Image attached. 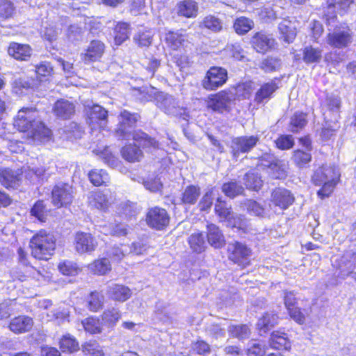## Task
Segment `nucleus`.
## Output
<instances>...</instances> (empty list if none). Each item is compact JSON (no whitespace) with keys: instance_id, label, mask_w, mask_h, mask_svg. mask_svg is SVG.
<instances>
[{"instance_id":"obj_1","label":"nucleus","mask_w":356,"mask_h":356,"mask_svg":"<svg viewBox=\"0 0 356 356\" xmlns=\"http://www.w3.org/2000/svg\"><path fill=\"white\" fill-rule=\"evenodd\" d=\"M139 118L140 116L137 113H131L126 110L122 111L119 116L118 128L116 130L117 136L122 140H129L132 138L143 147H158V142L145 133L140 131H131V129Z\"/></svg>"},{"instance_id":"obj_2","label":"nucleus","mask_w":356,"mask_h":356,"mask_svg":"<svg viewBox=\"0 0 356 356\" xmlns=\"http://www.w3.org/2000/svg\"><path fill=\"white\" fill-rule=\"evenodd\" d=\"M234 101L232 91L229 89H223L207 96L206 108L212 113L229 114L232 111Z\"/></svg>"},{"instance_id":"obj_3","label":"nucleus","mask_w":356,"mask_h":356,"mask_svg":"<svg viewBox=\"0 0 356 356\" xmlns=\"http://www.w3.org/2000/svg\"><path fill=\"white\" fill-rule=\"evenodd\" d=\"M326 42L333 49H346L353 42V32L347 23H341L327 34Z\"/></svg>"},{"instance_id":"obj_4","label":"nucleus","mask_w":356,"mask_h":356,"mask_svg":"<svg viewBox=\"0 0 356 356\" xmlns=\"http://www.w3.org/2000/svg\"><path fill=\"white\" fill-rule=\"evenodd\" d=\"M250 44L254 51L261 55L276 49L277 47L276 39L264 30L254 32L250 39Z\"/></svg>"},{"instance_id":"obj_5","label":"nucleus","mask_w":356,"mask_h":356,"mask_svg":"<svg viewBox=\"0 0 356 356\" xmlns=\"http://www.w3.org/2000/svg\"><path fill=\"white\" fill-rule=\"evenodd\" d=\"M227 80V69L219 66H211L206 72L202 81V86L208 91L216 90L223 86Z\"/></svg>"},{"instance_id":"obj_6","label":"nucleus","mask_w":356,"mask_h":356,"mask_svg":"<svg viewBox=\"0 0 356 356\" xmlns=\"http://www.w3.org/2000/svg\"><path fill=\"white\" fill-rule=\"evenodd\" d=\"M39 120L36 109L26 107L22 108L18 111L13 124L19 131L30 133Z\"/></svg>"},{"instance_id":"obj_7","label":"nucleus","mask_w":356,"mask_h":356,"mask_svg":"<svg viewBox=\"0 0 356 356\" xmlns=\"http://www.w3.org/2000/svg\"><path fill=\"white\" fill-rule=\"evenodd\" d=\"M87 114V123L92 129H103L107 123V111L97 104H84Z\"/></svg>"},{"instance_id":"obj_8","label":"nucleus","mask_w":356,"mask_h":356,"mask_svg":"<svg viewBox=\"0 0 356 356\" xmlns=\"http://www.w3.org/2000/svg\"><path fill=\"white\" fill-rule=\"evenodd\" d=\"M73 199V188L67 184L59 183L52 189L51 202L58 208L71 204Z\"/></svg>"},{"instance_id":"obj_9","label":"nucleus","mask_w":356,"mask_h":356,"mask_svg":"<svg viewBox=\"0 0 356 356\" xmlns=\"http://www.w3.org/2000/svg\"><path fill=\"white\" fill-rule=\"evenodd\" d=\"M258 136H241L232 140L231 153L237 158L240 154L250 152L259 143Z\"/></svg>"},{"instance_id":"obj_10","label":"nucleus","mask_w":356,"mask_h":356,"mask_svg":"<svg viewBox=\"0 0 356 356\" xmlns=\"http://www.w3.org/2000/svg\"><path fill=\"white\" fill-rule=\"evenodd\" d=\"M354 3V0H327V8L332 10V13L328 12L324 13L323 19L327 25L334 23L337 19V15L335 12V8H337L338 13L343 16L348 13L350 6Z\"/></svg>"},{"instance_id":"obj_11","label":"nucleus","mask_w":356,"mask_h":356,"mask_svg":"<svg viewBox=\"0 0 356 356\" xmlns=\"http://www.w3.org/2000/svg\"><path fill=\"white\" fill-rule=\"evenodd\" d=\"M270 202L275 207L286 210L294 203L295 197L290 190L277 187L271 192Z\"/></svg>"},{"instance_id":"obj_12","label":"nucleus","mask_w":356,"mask_h":356,"mask_svg":"<svg viewBox=\"0 0 356 356\" xmlns=\"http://www.w3.org/2000/svg\"><path fill=\"white\" fill-rule=\"evenodd\" d=\"M334 175H341L338 168L334 164L323 163L314 171L311 181L314 185L319 186L323 182L331 179Z\"/></svg>"},{"instance_id":"obj_13","label":"nucleus","mask_w":356,"mask_h":356,"mask_svg":"<svg viewBox=\"0 0 356 356\" xmlns=\"http://www.w3.org/2000/svg\"><path fill=\"white\" fill-rule=\"evenodd\" d=\"M251 256L252 251L248 246H233L228 254L229 259L242 268L250 265Z\"/></svg>"},{"instance_id":"obj_14","label":"nucleus","mask_w":356,"mask_h":356,"mask_svg":"<svg viewBox=\"0 0 356 356\" xmlns=\"http://www.w3.org/2000/svg\"><path fill=\"white\" fill-rule=\"evenodd\" d=\"M279 79L275 78L270 81L262 83L254 94V101L257 104L267 102L273 97V94L279 89Z\"/></svg>"},{"instance_id":"obj_15","label":"nucleus","mask_w":356,"mask_h":356,"mask_svg":"<svg viewBox=\"0 0 356 356\" xmlns=\"http://www.w3.org/2000/svg\"><path fill=\"white\" fill-rule=\"evenodd\" d=\"M147 222L150 227L162 229L168 225L169 217L165 209L155 207L148 212Z\"/></svg>"},{"instance_id":"obj_16","label":"nucleus","mask_w":356,"mask_h":356,"mask_svg":"<svg viewBox=\"0 0 356 356\" xmlns=\"http://www.w3.org/2000/svg\"><path fill=\"white\" fill-rule=\"evenodd\" d=\"M269 343L272 348L278 350H290L291 341L288 334L280 330L271 332Z\"/></svg>"},{"instance_id":"obj_17","label":"nucleus","mask_w":356,"mask_h":356,"mask_svg":"<svg viewBox=\"0 0 356 356\" xmlns=\"http://www.w3.org/2000/svg\"><path fill=\"white\" fill-rule=\"evenodd\" d=\"M54 115L62 119L70 118L75 113L74 104L67 99L57 100L53 107Z\"/></svg>"},{"instance_id":"obj_18","label":"nucleus","mask_w":356,"mask_h":356,"mask_svg":"<svg viewBox=\"0 0 356 356\" xmlns=\"http://www.w3.org/2000/svg\"><path fill=\"white\" fill-rule=\"evenodd\" d=\"M243 184L246 189L259 192L264 186V180L260 173L255 169H251L244 175Z\"/></svg>"},{"instance_id":"obj_19","label":"nucleus","mask_w":356,"mask_h":356,"mask_svg":"<svg viewBox=\"0 0 356 356\" xmlns=\"http://www.w3.org/2000/svg\"><path fill=\"white\" fill-rule=\"evenodd\" d=\"M131 289L124 285L112 284L108 286L107 295L115 301L125 302L131 296Z\"/></svg>"},{"instance_id":"obj_20","label":"nucleus","mask_w":356,"mask_h":356,"mask_svg":"<svg viewBox=\"0 0 356 356\" xmlns=\"http://www.w3.org/2000/svg\"><path fill=\"white\" fill-rule=\"evenodd\" d=\"M33 326V319L27 316H19L13 318L9 324V329L15 334L29 332Z\"/></svg>"},{"instance_id":"obj_21","label":"nucleus","mask_w":356,"mask_h":356,"mask_svg":"<svg viewBox=\"0 0 356 356\" xmlns=\"http://www.w3.org/2000/svg\"><path fill=\"white\" fill-rule=\"evenodd\" d=\"M105 46L103 42L99 40H92L88 47L86 52L83 54L82 59L85 63L96 61L103 55Z\"/></svg>"},{"instance_id":"obj_22","label":"nucleus","mask_w":356,"mask_h":356,"mask_svg":"<svg viewBox=\"0 0 356 356\" xmlns=\"http://www.w3.org/2000/svg\"><path fill=\"white\" fill-rule=\"evenodd\" d=\"M32 49L29 44L12 42L10 44L8 53L16 60H27L32 54Z\"/></svg>"},{"instance_id":"obj_23","label":"nucleus","mask_w":356,"mask_h":356,"mask_svg":"<svg viewBox=\"0 0 356 356\" xmlns=\"http://www.w3.org/2000/svg\"><path fill=\"white\" fill-rule=\"evenodd\" d=\"M22 175L10 169H4L0 172V181L6 188H15L19 186Z\"/></svg>"},{"instance_id":"obj_24","label":"nucleus","mask_w":356,"mask_h":356,"mask_svg":"<svg viewBox=\"0 0 356 356\" xmlns=\"http://www.w3.org/2000/svg\"><path fill=\"white\" fill-rule=\"evenodd\" d=\"M198 27L202 30H208L213 33H219L223 30V22L216 16L208 15L199 22Z\"/></svg>"},{"instance_id":"obj_25","label":"nucleus","mask_w":356,"mask_h":356,"mask_svg":"<svg viewBox=\"0 0 356 356\" xmlns=\"http://www.w3.org/2000/svg\"><path fill=\"white\" fill-rule=\"evenodd\" d=\"M302 60L305 63H318L323 58V50L320 47L309 44L302 49Z\"/></svg>"},{"instance_id":"obj_26","label":"nucleus","mask_w":356,"mask_h":356,"mask_svg":"<svg viewBox=\"0 0 356 356\" xmlns=\"http://www.w3.org/2000/svg\"><path fill=\"white\" fill-rule=\"evenodd\" d=\"M279 316L277 312H266L259 318L257 323L259 330L267 332L278 323Z\"/></svg>"},{"instance_id":"obj_27","label":"nucleus","mask_w":356,"mask_h":356,"mask_svg":"<svg viewBox=\"0 0 356 356\" xmlns=\"http://www.w3.org/2000/svg\"><path fill=\"white\" fill-rule=\"evenodd\" d=\"M254 25L252 19L245 16H241L234 20L232 28L236 34L243 36L249 33L254 28Z\"/></svg>"},{"instance_id":"obj_28","label":"nucleus","mask_w":356,"mask_h":356,"mask_svg":"<svg viewBox=\"0 0 356 356\" xmlns=\"http://www.w3.org/2000/svg\"><path fill=\"white\" fill-rule=\"evenodd\" d=\"M341 175H337V177L334 175L331 179L323 182L321 185V188L317 191V196L321 200H324L331 196L337 184L339 183Z\"/></svg>"},{"instance_id":"obj_29","label":"nucleus","mask_w":356,"mask_h":356,"mask_svg":"<svg viewBox=\"0 0 356 356\" xmlns=\"http://www.w3.org/2000/svg\"><path fill=\"white\" fill-rule=\"evenodd\" d=\"M88 203L98 209L106 210L111 204V201L102 192L96 191L90 193Z\"/></svg>"},{"instance_id":"obj_30","label":"nucleus","mask_w":356,"mask_h":356,"mask_svg":"<svg viewBox=\"0 0 356 356\" xmlns=\"http://www.w3.org/2000/svg\"><path fill=\"white\" fill-rule=\"evenodd\" d=\"M307 113L302 111L296 112L291 117L289 126L292 133L300 132L307 124Z\"/></svg>"},{"instance_id":"obj_31","label":"nucleus","mask_w":356,"mask_h":356,"mask_svg":"<svg viewBox=\"0 0 356 356\" xmlns=\"http://www.w3.org/2000/svg\"><path fill=\"white\" fill-rule=\"evenodd\" d=\"M291 159L298 168H302L310 163L312 155L310 151L296 149L293 152Z\"/></svg>"},{"instance_id":"obj_32","label":"nucleus","mask_w":356,"mask_h":356,"mask_svg":"<svg viewBox=\"0 0 356 356\" xmlns=\"http://www.w3.org/2000/svg\"><path fill=\"white\" fill-rule=\"evenodd\" d=\"M207 241L210 245H222L225 243L224 235L217 225L209 223L207 225Z\"/></svg>"},{"instance_id":"obj_33","label":"nucleus","mask_w":356,"mask_h":356,"mask_svg":"<svg viewBox=\"0 0 356 356\" xmlns=\"http://www.w3.org/2000/svg\"><path fill=\"white\" fill-rule=\"evenodd\" d=\"M272 177L275 179H284L287 177V167L282 161L275 158L268 164V168Z\"/></svg>"},{"instance_id":"obj_34","label":"nucleus","mask_w":356,"mask_h":356,"mask_svg":"<svg viewBox=\"0 0 356 356\" xmlns=\"http://www.w3.org/2000/svg\"><path fill=\"white\" fill-rule=\"evenodd\" d=\"M214 212L221 220L227 221L232 216V207L228 205L227 202L223 200L222 197H219L216 200Z\"/></svg>"},{"instance_id":"obj_35","label":"nucleus","mask_w":356,"mask_h":356,"mask_svg":"<svg viewBox=\"0 0 356 356\" xmlns=\"http://www.w3.org/2000/svg\"><path fill=\"white\" fill-rule=\"evenodd\" d=\"M198 14V4L195 0H184L179 2V15L186 18H195Z\"/></svg>"},{"instance_id":"obj_36","label":"nucleus","mask_w":356,"mask_h":356,"mask_svg":"<svg viewBox=\"0 0 356 356\" xmlns=\"http://www.w3.org/2000/svg\"><path fill=\"white\" fill-rule=\"evenodd\" d=\"M35 140L40 142L47 141L51 136V131L48 129L40 120L36 125L31 129L29 134Z\"/></svg>"},{"instance_id":"obj_37","label":"nucleus","mask_w":356,"mask_h":356,"mask_svg":"<svg viewBox=\"0 0 356 356\" xmlns=\"http://www.w3.org/2000/svg\"><path fill=\"white\" fill-rule=\"evenodd\" d=\"M221 189L227 197L232 199L244 193L243 187L237 181L225 182L222 184Z\"/></svg>"},{"instance_id":"obj_38","label":"nucleus","mask_w":356,"mask_h":356,"mask_svg":"<svg viewBox=\"0 0 356 356\" xmlns=\"http://www.w3.org/2000/svg\"><path fill=\"white\" fill-rule=\"evenodd\" d=\"M55 243L56 238L54 234L44 229L40 230L31 239V243H32V245H49L54 244Z\"/></svg>"},{"instance_id":"obj_39","label":"nucleus","mask_w":356,"mask_h":356,"mask_svg":"<svg viewBox=\"0 0 356 356\" xmlns=\"http://www.w3.org/2000/svg\"><path fill=\"white\" fill-rule=\"evenodd\" d=\"M121 154L122 157L129 162L139 161L143 156V153L140 148L132 145L123 147L121 150Z\"/></svg>"},{"instance_id":"obj_40","label":"nucleus","mask_w":356,"mask_h":356,"mask_svg":"<svg viewBox=\"0 0 356 356\" xmlns=\"http://www.w3.org/2000/svg\"><path fill=\"white\" fill-rule=\"evenodd\" d=\"M115 43L120 45L129 37V24L126 22H118L114 29Z\"/></svg>"},{"instance_id":"obj_41","label":"nucleus","mask_w":356,"mask_h":356,"mask_svg":"<svg viewBox=\"0 0 356 356\" xmlns=\"http://www.w3.org/2000/svg\"><path fill=\"white\" fill-rule=\"evenodd\" d=\"M31 255L38 259L48 260L53 254V246H29Z\"/></svg>"},{"instance_id":"obj_42","label":"nucleus","mask_w":356,"mask_h":356,"mask_svg":"<svg viewBox=\"0 0 356 356\" xmlns=\"http://www.w3.org/2000/svg\"><path fill=\"white\" fill-rule=\"evenodd\" d=\"M90 182L97 186L106 184L110 179L108 173L104 170H92L88 172Z\"/></svg>"},{"instance_id":"obj_43","label":"nucleus","mask_w":356,"mask_h":356,"mask_svg":"<svg viewBox=\"0 0 356 356\" xmlns=\"http://www.w3.org/2000/svg\"><path fill=\"white\" fill-rule=\"evenodd\" d=\"M230 337L238 339H244L250 334V330L245 324L231 325L228 328Z\"/></svg>"},{"instance_id":"obj_44","label":"nucleus","mask_w":356,"mask_h":356,"mask_svg":"<svg viewBox=\"0 0 356 356\" xmlns=\"http://www.w3.org/2000/svg\"><path fill=\"white\" fill-rule=\"evenodd\" d=\"M158 107L168 115H175L177 113L176 100L170 95H165L162 100H158Z\"/></svg>"},{"instance_id":"obj_45","label":"nucleus","mask_w":356,"mask_h":356,"mask_svg":"<svg viewBox=\"0 0 356 356\" xmlns=\"http://www.w3.org/2000/svg\"><path fill=\"white\" fill-rule=\"evenodd\" d=\"M153 33L150 30H139L134 36V42L139 47H149L152 42Z\"/></svg>"},{"instance_id":"obj_46","label":"nucleus","mask_w":356,"mask_h":356,"mask_svg":"<svg viewBox=\"0 0 356 356\" xmlns=\"http://www.w3.org/2000/svg\"><path fill=\"white\" fill-rule=\"evenodd\" d=\"M102 317L105 323L114 326L121 318L122 313L118 308L111 307L103 312Z\"/></svg>"},{"instance_id":"obj_47","label":"nucleus","mask_w":356,"mask_h":356,"mask_svg":"<svg viewBox=\"0 0 356 356\" xmlns=\"http://www.w3.org/2000/svg\"><path fill=\"white\" fill-rule=\"evenodd\" d=\"M190 351L193 355L206 356L211 353V348L206 341L198 339L191 343Z\"/></svg>"},{"instance_id":"obj_48","label":"nucleus","mask_w":356,"mask_h":356,"mask_svg":"<svg viewBox=\"0 0 356 356\" xmlns=\"http://www.w3.org/2000/svg\"><path fill=\"white\" fill-rule=\"evenodd\" d=\"M229 56L234 60L243 61L245 58V52L238 42L227 44L225 47Z\"/></svg>"},{"instance_id":"obj_49","label":"nucleus","mask_w":356,"mask_h":356,"mask_svg":"<svg viewBox=\"0 0 356 356\" xmlns=\"http://www.w3.org/2000/svg\"><path fill=\"white\" fill-rule=\"evenodd\" d=\"M104 296L100 293L92 292L87 300L88 308L93 312H96L102 309L104 304Z\"/></svg>"},{"instance_id":"obj_50","label":"nucleus","mask_w":356,"mask_h":356,"mask_svg":"<svg viewBox=\"0 0 356 356\" xmlns=\"http://www.w3.org/2000/svg\"><path fill=\"white\" fill-rule=\"evenodd\" d=\"M200 188L190 185L186 188L182 193L181 201L184 203L195 204L197 197L200 195Z\"/></svg>"},{"instance_id":"obj_51","label":"nucleus","mask_w":356,"mask_h":356,"mask_svg":"<svg viewBox=\"0 0 356 356\" xmlns=\"http://www.w3.org/2000/svg\"><path fill=\"white\" fill-rule=\"evenodd\" d=\"M90 269L95 274L104 275L111 269L110 261L108 259H98L90 265Z\"/></svg>"},{"instance_id":"obj_52","label":"nucleus","mask_w":356,"mask_h":356,"mask_svg":"<svg viewBox=\"0 0 356 356\" xmlns=\"http://www.w3.org/2000/svg\"><path fill=\"white\" fill-rule=\"evenodd\" d=\"M79 343L72 336L63 335L60 340V348L63 352H74L78 350Z\"/></svg>"},{"instance_id":"obj_53","label":"nucleus","mask_w":356,"mask_h":356,"mask_svg":"<svg viewBox=\"0 0 356 356\" xmlns=\"http://www.w3.org/2000/svg\"><path fill=\"white\" fill-rule=\"evenodd\" d=\"M281 64L279 58L267 56L262 60L260 63V68L266 72H272L276 71Z\"/></svg>"},{"instance_id":"obj_54","label":"nucleus","mask_w":356,"mask_h":356,"mask_svg":"<svg viewBox=\"0 0 356 356\" xmlns=\"http://www.w3.org/2000/svg\"><path fill=\"white\" fill-rule=\"evenodd\" d=\"M38 81L29 78H19L15 80L13 88L16 93H20L22 88L29 89L38 87Z\"/></svg>"},{"instance_id":"obj_55","label":"nucleus","mask_w":356,"mask_h":356,"mask_svg":"<svg viewBox=\"0 0 356 356\" xmlns=\"http://www.w3.org/2000/svg\"><path fill=\"white\" fill-rule=\"evenodd\" d=\"M86 356H104L102 347L95 341L86 342L82 346Z\"/></svg>"},{"instance_id":"obj_56","label":"nucleus","mask_w":356,"mask_h":356,"mask_svg":"<svg viewBox=\"0 0 356 356\" xmlns=\"http://www.w3.org/2000/svg\"><path fill=\"white\" fill-rule=\"evenodd\" d=\"M275 145L280 150H288L294 146L295 143L291 135L281 134L275 140Z\"/></svg>"},{"instance_id":"obj_57","label":"nucleus","mask_w":356,"mask_h":356,"mask_svg":"<svg viewBox=\"0 0 356 356\" xmlns=\"http://www.w3.org/2000/svg\"><path fill=\"white\" fill-rule=\"evenodd\" d=\"M85 330L90 334H97L102 332V323L98 318L90 317L82 321Z\"/></svg>"},{"instance_id":"obj_58","label":"nucleus","mask_w":356,"mask_h":356,"mask_svg":"<svg viewBox=\"0 0 356 356\" xmlns=\"http://www.w3.org/2000/svg\"><path fill=\"white\" fill-rule=\"evenodd\" d=\"M35 74L37 75V80L40 82L42 77H47L52 74L53 67L51 63L47 61H42L35 65Z\"/></svg>"},{"instance_id":"obj_59","label":"nucleus","mask_w":356,"mask_h":356,"mask_svg":"<svg viewBox=\"0 0 356 356\" xmlns=\"http://www.w3.org/2000/svg\"><path fill=\"white\" fill-rule=\"evenodd\" d=\"M58 268L60 272L65 275H76L80 270L75 263L67 260L60 262Z\"/></svg>"},{"instance_id":"obj_60","label":"nucleus","mask_w":356,"mask_h":356,"mask_svg":"<svg viewBox=\"0 0 356 356\" xmlns=\"http://www.w3.org/2000/svg\"><path fill=\"white\" fill-rule=\"evenodd\" d=\"M227 222L232 227L237 228L238 229L242 230L243 232H246L249 230L248 221L243 215L236 216H231L229 220H227Z\"/></svg>"},{"instance_id":"obj_61","label":"nucleus","mask_w":356,"mask_h":356,"mask_svg":"<svg viewBox=\"0 0 356 356\" xmlns=\"http://www.w3.org/2000/svg\"><path fill=\"white\" fill-rule=\"evenodd\" d=\"M286 311L290 318L299 325H302L305 323V315L298 305L286 308Z\"/></svg>"},{"instance_id":"obj_62","label":"nucleus","mask_w":356,"mask_h":356,"mask_svg":"<svg viewBox=\"0 0 356 356\" xmlns=\"http://www.w3.org/2000/svg\"><path fill=\"white\" fill-rule=\"evenodd\" d=\"M244 205L248 212L252 215L261 216L264 213V207L256 200L252 199L246 200L244 202Z\"/></svg>"},{"instance_id":"obj_63","label":"nucleus","mask_w":356,"mask_h":356,"mask_svg":"<svg viewBox=\"0 0 356 356\" xmlns=\"http://www.w3.org/2000/svg\"><path fill=\"white\" fill-rule=\"evenodd\" d=\"M31 213L40 221L44 222L47 217V210L43 201H38L31 209Z\"/></svg>"},{"instance_id":"obj_64","label":"nucleus","mask_w":356,"mask_h":356,"mask_svg":"<svg viewBox=\"0 0 356 356\" xmlns=\"http://www.w3.org/2000/svg\"><path fill=\"white\" fill-rule=\"evenodd\" d=\"M266 353L265 346L259 343H253L245 350L247 356H264Z\"/></svg>"}]
</instances>
